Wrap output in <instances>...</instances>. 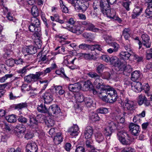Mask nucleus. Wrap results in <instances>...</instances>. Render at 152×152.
I'll return each mask as SVG.
<instances>
[{
    "mask_svg": "<svg viewBox=\"0 0 152 152\" xmlns=\"http://www.w3.org/2000/svg\"><path fill=\"white\" fill-rule=\"evenodd\" d=\"M98 93L102 96V100L110 103L115 102L117 98V92L113 88L109 86H104L98 89Z\"/></svg>",
    "mask_w": 152,
    "mask_h": 152,
    "instance_id": "f257e3e1",
    "label": "nucleus"
},
{
    "mask_svg": "<svg viewBox=\"0 0 152 152\" xmlns=\"http://www.w3.org/2000/svg\"><path fill=\"white\" fill-rule=\"evenodd\" d=\"M108 126L105 129L104 131V134L107 140L110 139V136L114 131L120 129L123 127L118 121H111L108 123Z\"/></svg>",
    "mask_w": 152,
    "mask_h": 152,
    "instance_id": "f03ea898",
    "label": "nucleus"
},
{
    "mask_svg": "<svg viewBox=\"0 0 152 152\" xmlns=\"http://www.w3.org/2000/svg\"><path fill=\"white\" fill-rule=\"evenodd\" d=\"M40 22L37 17H33L31 18V23L29 26V31L34 33L37 37L39 35V32L41 31Z\"/></svg>",
    "mask_w": 152,
    "mask_h": 152,
    "instance_id": "7ed1b4c3",
    "label": "nucleus"
},
{
    "mask_svg": "<svg viewBox=\"0 0 152 152\" xmlns=\"http://www.w3.org/2000/svg\"><path fill=\"white\" fill-rule=\"evenodd\" d=\"M99 6L102 12L107 17H112L114 15L115 10L110 9V5L105 1L101 0Z\"/></svg>",
    "mask_w": 152,
    "mask_h": 152,
    "instance_id": "20e7f679",
    "label": "nucleus"
},
{
    "mask_svg": "<svg viewBox=\"0 0 152 152\" xmlns=\"http://www.w3.org/2000/svg\"><path fill=\"white\" fill-rule=\"evenodd\" d=\"M119 103L123 106L126 110H128L132 113L135 110L134 102L129 100L128 98H124L123 100L121 99Z\"/></svg>",
    "mask_w": 152,
    "mask_h": 152,
    "instance_id": "39448f33",
    "label": "nucleus"
},
{
    "mask_svg": "<svg viewBox=\"0 0 152 152\" xmlns=\"http://www.w3.org/2000/svg\"><path fill=\"white\" fill-rule=\"evenodd\" d=\"M118 139L120 142L124 145H129L130 144V141L129 139H126V136H128V134L126 132L120 131L117 134Z\"/></svg>",
    "mask_w": 152,
    "mask_h": 152,
    "instance_id": "423d86ee",
    "label": "nucleus"
},
{
    "mask_svg": "<svg viewBox=\"0 0 152 152\" xmlns=\"http://www.w3.org/2000/svg\"><path fill=\"white\" fill-rule=\"evenodd\" d=\"M26 130L25 126L22 124H19L14 128L15 133L18 137H21L23 135Z\"/></svg>",
    "mask_w": 152,
    "mask_h": 152,
    "instance_id": "0eeeda50",
    "label": "nucleus"
},
{
    "mask_svg": "<svg viewBox=\"0 0 152 152\" xmlns=\"http://www.w3.org/2000/svg\"><path fill=\"white\" fill-rule=\"evenodd\" d=\"M43 97L45 104H47L50 103L53 100V93L51 89L47 91L44 93Z\"/></svg>",
    "mask_w": 152,
    "mask_h": 152,
    "instance_id": "6e6552de",
    "label": "nucleus"
},
{
    "mask_svg": "<svg viewBox=\"0 0 152 152\" xmlns=\"http://www.w3.org/2000/svg\"><path fill=\"white\" fill-rule=\"evenodd\" d=\"M42 117V114L37 115L36 117L33 114L28 115L29 118V123H28V125L30 127L32 126L34 124H37L38 122H40L41 121L39 119V117L41 118Z\"/></svg>",
    "mask_w": 152,
    "mask_h": 152,
    "instance_id": "1a4fd4ad",
    "label": "nucleus"
},
{
    "mask_svg": "<svg viewBox=\"0 0 152 152\" xmlns=\"http://www.w3.org/2000/svg\"><path fill=\"white\" fill-rule=\"evenodd\" d=\"M67 29L72 32L76 34H80L83 32L81 26L77 23H75L74 25H73L71 27H68Z\"/></svg>",
    "mask_w": 152,
    "mask_h": 152,
    "instance_id": "9d476101",
    "label": "nucleus"
},
{
    "mask_svg": "<svg viewBox=\"0 0 152 152\" xmlns=\"http://www.w3.org/2000/svg\"><path fill=\"white\" fill-rule=\"evenodd\" d=\"M109 62L111 64L118 68L122 67L124 65L123 63H122L119 59L115 56L111 57L110 58Z\"/></svg>",
    "mask_w": 152,
    "mask_h": 152,
    "instance_id": "9b49d317",
    "label": "nucleus"
},
{
    "mask_svg": "<svg viewBox=\"0 0 152 152\" xmlns=\"http://www.w3.org/2000/svg\"><path fill=\"white\" fill-rule=\"evenodd\" d=\"M131 85L132 90L136 92H140L142 90V84L138 81L132 82Z\"/></svg>",
    "mask_w": 152,
    "mask_h": 152,
    "instance_id": "f8f14e48",
    "label": "nucleus"
},
{
    "mask_svg": "<svg viewBox=\"0 0 152 152\" xmlns=\"http://www.w3.org/2000/svg\"><path fill=\"white\" fill-rule=\"evenodd\" d=\"M81 24L85 26L87 30L94 32H97L99 30L98 28H95L94 26L89 21H83L81 22Z\"/></svg>",
    "mask_w": 152,
    "mask_h": 152,
    "instance_id": "ddd939ff",
    "label": "nucleus"
},
{
    "mask_svg": "<svg viewBox=\"0 0 152 152\" xmlns=\"http://www.w3.org/2000/svg\"><path fill=\"white\" fill-rule=\"evenodd\" d=\"M129 127L130 130L133 135L135 136L138 135L140 132V128L138 125L132 123L130 124Z\"/></svg>",
    "mask_w": 152,
    "mask_h": 152,
    "instance_id": "4468645a",
    "label": "nucleus"
},
{
    "mask_svg": "<svg viewBox=\"0 0 152 152\" xmlns=\"http://www.w3.org/2000/svg\"><path fill=\"white\" fill-rule=\"evenodd\" d=\"M81 87L80 83H76L74 84H70L68 86V88L70 91L74 92H79V91Z\"/></svg>",
    "mask_w": 152,
    "mask_h": 152,
    "instance_id": "2eb2a0df",
    "label": "nucleus"
},
{
    "mask_svg": "<svg viewBox=\"0 0 152 152\" xmlns=\"http://www.w3.org/2000/svg\"><path fill=\"white\" fill-rule=\"evenodd\" d=\"M26 148L27 152H37L38 150L37 145L32 141L29 142Z\"/></svg>",
    "mask_w": 152,
    "mask_h": 152,
    "instance_id": "dca6fc26",
    "label": "nucleus"
},
{
    "mask_svg": "<svg viewBox=\"0 0 152 152\" xmlns=\"http://www.w3.org/2000/svg\"><path fill=\"white\" fill-rule=\"evenodd\" d=\"M138 102L140 105H141L144 104L145 106H148L151 104L149 101L146 97L142 94L140 95L139 96Z\"/></svg>",
    "mask_w": 152,
    "mask_h": 152,
    "instance_id": "f3484780",
    "label": "nucleus"
},
{
    "mask_svg": "<svg viewBox=\"0 0 152 152\" xmlns=\"http://www.w3.org/2000/svg\"><path fill=\"white\" fill-rule=\"evenodd\" d=\"M61 110L58 106L56 104H53L49 107L48 114H56L57 115L60 113Z\"/></svg>",
    "mask_w": 152,
    "mask_h": 152,
    "instance_id": "a211bd4d",
    "label": "nucleus"
},
{
    "mask_svg": "<svg viewBox=\"0 0 152 152\" xmlns=\"http://www.w3.org/2000/svg\"><path fill=\"white\" fill-rule=\"evenodd\" d=\"M143 41V45L147 48H150L151 46V43L149 42L150 38L148 35L146 34H143L141 36Z\"/></svg>",
    "mask_w": 152,
    "mask_h": 152,
    "instance_id": "6ab92c4d",
    "label": "nucleus"
},
{
    "mask_svg": "<svg viewBox=\"0 0 152 152\" xmlns=\"http://www.w3.org/2000/svg\"><path fill=\"white\" fill-rule=\"evenodd\" d=\"M93 133L92 127L90 126H87L85 128L84 132V136L86 139H91Z\"/></svg>",
    "mask_w": 152,
    "mask_h": 152,
    "instance_id": "aec40b11",
    "label": "nucleus"
},
{
    "mask_svg": "<svg viewBox=\"0 0 152 152\" xmlns=\"http://www.w3.org/2000/svg\"><path fill=\"white\" fill-rule=\"evenodd\" d=\"M79 128L78 126L75 124L70 127L68 130L69 134L72 136H75L78 134Z\"/></svg>",
    "mask_w": 152,
    "mask_h": 152,
    "instance_id": "412c9836",
    "label": "nucleus"
},
{
    "mask_svg": "<svg viewBox=\"0 0 152 152\" xmlns=\"http://www.w3.org/2000/svg\"><path fill=\"white\" fill-rule=\"evenodd\" d=\"M141 73L139 71L136 70L133 72L131 75V79L133 81L139 80L141 79Z\"/></svg>",
    "mask_w": 152,
    "mask_h": 152,
    "instance_id": "4be33fe9",
    "label": "nucleus"
},
{
    "mask_svg": "<svg viewBox=\"0 0 152 152\" xmlns=\"http://www.w3.org/2000/svg\"><path fill=\"white\" fill-rule=\"evenodd\" d=\"M25 80L28 83H30L32 81H35L38 79L36 73L31 74L28 75L24 77Z\"/></svg>",
    "mask_w": 152,
    "mask_h": 152,
    "instance_id": "5701e85b",
    "label": "nucleus"
},
{
    "mask_svg": "<svg viewBox=\"0 0 152 152\" xmlns=\"http://www.w3.org/2000/svg\"><path fill=\"white\" fill-rule=\"evenodd\" d=\"M143 9L138 6H137L133 10L132 17L134 19L139 16L142 12Z\"/></svg>",
    "mask_w": 152,
    "mask_h": 152,
    "instance_id": "b1692460",
    "label": "nucleus"
},
{
    "mask_svg": "<svg viewBox=\"0 0 152 152\" xmlns=\"http://www.w3.org/2000/svg\"><path fill=\"white\" fill-rule=\"evenodd\" d=\"M37 109L39 112L44 113H48L49 108H48L45 104H41L40 105H38V106L37 107Z\"/></svg>",
    "mask_w": 152,
    "mask_h": 152,
    "instance_id": "393cba45",
    "label": "nucleus"
},
{
    "mask_svg": "<svg viewBox=\"0 0 152 152\" xmlns=\"http://www.w3.org/2000/svg\"><path fill=\"white\" fill-rule=\"evenodd\" d=\"M94 85L98 90L101 89V88H102L104 86H106L103 83H102V80L100 78L95 80L94 82Z\"/></svg>",
    "mask_w": 152,
    "mask_h": 152,
    "instance_id": "a878e982",
    "label": "nucleus"
},
{
    "mask_svg": "<svg viewBox=\"0 0 152 152\" xmlns=\"http://www.w3.org/2000/svg\"><path fill=\"white\" fill-rule=\"evenodd\" d=\"M76 59V58L73 59L72 56L71 55H67L64 57V63L66 64H73L74 61Z\"/></svg>",
    "mask_w": 152,
    "mask_h": 152,
    "instance_id": "bb28decb",
    "label": "nucleus"
},
{
    "mask_svg": "<svg viewBox=\"0 0 152 152\" xmlns=\"http://www.w3.org/2000/svg\"><path fill=\"white\" fill-rule=\"evenodd\" d=\"M22 51L24 53L26 52L28 54H32L35 53L36 51L35 48L33 46H26L25 48H24Z\"/></svg>",
    "mask_w": 152,
    "mask_h": 152,
    "instance_id": "cd10ccee",
    "label": "nucleus"
},
{
    "mask_svg": "<svg viewBox=\"0 0 152 152\" xmlns=\"http://www.w3.org/2000/svg\"><path fill=\"white\" fill-rule=\"evenodd\" d=\"M95 137L96 141L99 143L102 142L104 140V135L100 132L96 133Z\"/></svg>",
    "mask_w": 152,
    "mask_h": 152,
    "instance_id": "c85d7f7f",
    "label": "nucleus"
},
{
    "mask_svg": "<svg viewBox=\"0 0 152 152\" xmlns=\"http://www.w3.org/2000/svg\"><path fill=\"white\" fill-rule=\"evenodd\" d=\"M63 137L61 133H57L56 135L54 136L53 139L55 143L57 145L60 144L63 141Z\"/></svg>",
    "mask_w": 152,
    "mask_h": 152,
    "instance_id": "c756f323",
    "label": "nucleus"
},
{
    "mask_svg": "<svg viewBox=\"0 0 152 152\" xmlns=\"http://www.w3.org/2000/svg\"><path fill=\"white\" fill-rule=\"evenodd\" d=\"M132 55H133L132 54L126 51H121L120 53L121 58L124 60H128Z\"/></svg>",
    "mask_w": 152,
    "mask_h": 152,
    "instance_id": "7c9ffc66",
    "label": "nucleus"
},
{
    "mask_svg": "<svg viewBox=\"0 0 152 152\" xmlns=\"http://www.w3.org/2000/svg\"><path fill=\"white\" fill-rule=\"evenodd\" d=\"M81 4L78 10H81L82 12L85 11L89 7V3L87 2H84V0H82L81 2Z\"/></svg>",
    "mask_w": 152,
    "mask_h": 152,
    "instance_id": "2f4dec72",
    "label": "nucleus"
},
{
    "mask_svg": "<svg viewBox=\"0 0 152 152\" xmlns=\"http://www.w3.org/2000/svg\"><path fill=\"white\" fill-rule=\"evenodd\" d=\"M105 68V67L104 65L100 63H98L96 66V72L98 74L101 75Z\"/></svg>",
    "mask_w": 152,
    "mask_h": 152,
    "instance_id": "473e14b6",
    "label": "nucleus"
},
{
    "mask_svg": "<svg viewBox=\"0 0 152 152\" xmlns=\"http://www.w3.org/2000/svg\"><path fill=\"white\" fill-rule=\"evenodd\" d=\"M75 97L76 100L78 102H84L85 98L83 95L80 92H78L75 94Z\"/></svg>",
    "mask_w": 152,
    "mask_h": 152,
    "instance_id": "72a5a7b5",
    "label": "nucleus"
},
{
    "mask_svg": "<svg viewBox=\"0 0 152 152\" xmlns=\"http://www.w3.org/2000/svg\"><path fill=\"white\" fill-rule=\"evenodd\" d=\"M131 32L129 28H125L122 31V35L126 39H128L130 36Z\"/></svg>",
    "mask_w": 152,
    "mask_h": 152,
    "instance_id": "f704fd0d",
    "label": "nucleus"
},
{
    "mask_svg": "<svg viewBox=\"0 0 152 152\" xmlns=\"http://www.w3.org/2000/svg\"><path fill=\"white\" fill-rule=\"evenodd\" d=\"M31 13L34 16L36 17L38 16L39 15V12L38 9L36 6H33L32 7L31 9Z\"/></svg>",
    "mask_w": 152,
    "mask_h": 152,
    "instance_id": "c9c22d12",
    "label": "nucleus"
},
{
    "mask_svg": "<svg viewBox=\"0 0 152 152\" xmlns=\"http://www.w3.org/2000/svg\"><path fill=\"white\" fill-rule=\"evenodd\" d=\"M83 36L86 39H88L89 40V41H91L92 40L94 39L95 37L94 35L91 33L87 32H85L83 34Z\"/></svg>",
    "mask_w": 152,
    "mask_h": 152,
    "instance_id": "e433bc0d",
    "label": "nucleus"
},
{
    "mask_svg": "<svg viewBox=\"0 0 152 152\" xmlns=\"http://www.w3.org/2000/svg\"><path fill=\"white\" fill-rule=\"evenodd\" d=\"M80 56L86 60H91L93 59L94 55L93 54H91L89 53H81Z\"/></svg>",
    "mask_w": 152,
    "mask_h": 152,
    "instance_id": "4c0bfd02",
    "label": "nucleus"
},
{
    "mask_svg": "<svg viewBox=\"0 0 152 152\" xmlns=\"http://www.w3.org/2000/svg\"><path fill=\"white\" fill-rule=\"evenodd\" d=\"M83 87L86 90L89 91L92 87H93V86L90 81L87 80L85 82L83 85Z\"/></svg>",
    "mask_w": 152,
    "mask_h": 152,
    "instance_id": "58836bf2",
    "label": "nucleus"
},
{
    "mask_svg": "<svg viewBox=\"0 0 152 152\" xmlns=\"http://www.w3.org/2000/svg\"><path fill=\"white\" fill-rule=\"evenodd\" d=\"M145 13L149 17H152V4H149L145 10Z\"/></svg>",
    "mask_w": 152,
    "mask_h": 152,
    "instance_id": "ea45409f",
    "label": "nucleus"
},
{
    "mask_svg": "<svg viewBox=\"0 0 152 152\" xmlns=\"http://www.w3.org/2000/svg\"><path fill=\"white\" fill-rule=\"evenodd\" d=\"M89 117L91 120L94 121H98L99 119L98 115L94 112H92L90 114Z\"/></svg>",
    "mask_w": 152,
    "mask_h": 152,
    "instance_id": "a19ab883",
    "label": "nucleus"
},
{
    "mask_svg": "<svg viewBox=\"0 0 152 152\" xmlns=\"http://www.w3.org/2000/svg\"><path fill=\"white\" fill-rule=\"evenodd\" d=\"M27 104L26 102H22L16 105L15 109L19 110L27 106Z\"/></svg>",
    "mask_w": 152,
    "mask_h": 152,
    "instance_id": "79ce46f5",
    "label": "nucleus"
},
{
    "mask_svg": "<svg viewBox=\"0 0 152 152\" xmlns=\"http://www.w3.org/2000/svg\"><path fill=\"white\" fill-rule=\"evenodd\" d=\"M40 82V86L42 87V89L41 91L39 92V93L41 94L43 91L45 90L47 87L48 84V80H45L44 81H41Z\"/></svg>",
    "mask_w": 152,
    "mask_h": 152,
    "instance_id": "37998d69",
    "label": "nucleus"
},
{
    "mask_svg": "<svg viewBox=\"0 0 152 152\" xmlns=\"http://www.w3.org/2000/svg\"><path fill=\"white\" fill-rule=\"evenodd\" d=\"M6 119L8 122L10 123L15 122L16 121L15 116L14 115L7 116Z\"/></svg>",
    "mask_w": 152,
    "mask_h": 152,
    "instance_id": "c03bdc74",
    "label": "nucleus"
},
{
    "mask_svg": "<svg viewBox=\"0 0 152 152\" xmlns=\"http://www.w3.org/2000/svg\"><path fill=\"white\" fill-rule=\"evenodd\" d=\"M87 107H90L92 105L93 101L89 97H86L84 101Z\"/></svg>",
    "mask_w": 152,
    "mask_h": 152,
    "instance_id": "a18cd8bd",
    "label": "nucleus"
},
{
    "mask_svg": "<svg viewBox=\"0 0 152 152\" xmlns=\"http://www.w3.org/2000/svg\"><path fill=\"white\" fill-rule=\"evenodd\" d=\"M145 56L147 60H148L152 58V48H150L146 51Z\"/></svg>",
    "mask_w": 152,
    "mask_h": 152,
    "instance_id": "49530a36",
    "label": "nucleus"
},
{
    "mask_svg": "<svg viewBox=\"0 0 152 152\" xmlns=\"http://www.w3.org/2000/svg\"><path fill=\"white\" fill-rule=\"evenodd\" d=\"M13 76V75L12 74H6L3 77H0V82L1 83H4L6 80L11 78Z\"/></svg>",
    "mask_w": 152,
    "mask_h": 152,
    "instance_id": "de8ad7c7",
    "label": "nucleus"
},
{
    "mask_svg": "<svg viewBox=\"0 0 152 152\" xmlns=\"http://www.w3.org/2000/svg\"><path fill=\"white\" fill-rule=\"evenodd\" d=\"M133 55L134 56V59L137 62L140 63L143 62L144 61V57L143 56H139L134 53L133 54Z\"/></svg>",
    "mask_w": 152,
    "mask_h": 152,
    "instance_id": "09e8293b",
    "label": "nucleus"
},
{
    "mask_svg": "<svg viewBox=\"0 0 152 152\" xmlns=\"http://www.w3.org/2000/svg\"><path fill=\"white\" fill-rule=\"evenodd\" d=\"M101 76L102 78L109 80L110 78L111 75L108 72H105L102 73L101 74Z\"/></svg>",
    "mask_w": 152,
    "mask_h": 152,
    "instance_id": "8fccbe9b",
    "label": "nucleus"
},
{
    "mask_svg": "<svg viewBox=\"0 0 152 152\" xmlns=\"http://www.w3.org/2000/svg\"><path fill=\"white\" fill-rule=\"evenodd\" d=\"M109 45L113 48V49L116 52L118 50L119 48V45L115 42H111L110 43Z\"/></svg>",
    "mask_w": 152,
    "mask_h": 152,
    "instance_id": "3c124183",
    "label": "nucleus"
},
{
    "mask_svg": "<svg viewBox=\"0 0 152 152\" xmlns=\"http://www.w3.org/2000/svg\"><path fill=\"white\" fill-rule=\"evenodd\" d=\"M89 140H87L86 142V145L87 148H94L93 141L91 139H89Z\"/></svg>",
    "mask_w": 152,
    "mask_h": 152,
    "instance_id": "603ef678",
    "label": "nucleus"
},
{
    "mask_svg": "<svg viewBox=\"0 0 152 152\" xmlns=\"http://www.w3.org/2000/svg\"><path fill=\"white\" fill-rule=\"evenodd\" d=\"M55 73L56 74L58 75H60L62 74L65 78H68V77L64 73V69L63 68L61 67L59 69H57L55 71Z\"/></svg>",
    "mask_w": 152,
    "mask_h": 152,
    "instance_id": "864d4df0",
    "label": "nucleus"
},
{
    "mask_svg": "<svg viewBox=\"0 0 152 152\" xmlns=\"http://www.w3.org/2000/svg\"><path fill=\"white\" fill-rule=\"evenodd\" d=\"M97 112L101 114H106L108 112L107 108L105 107H102L97 110Z\"/></svg>",
    "mask_w": 152,
    "mask_h": 152,
    "instance_id": "5fc2aeb1",
    "label": "nucleus"
},
{
    "mask_svg": "<svg viewBox=\"0 0 152 152\" xmlns=\"http://www.w3.org/2000/svg\"><path fill=\"white\" fill-rule=\"evenodd\" d=\"M88 75L90 77L95 80L99 79L100 78V76L97 73L95 72L90 73L88 74Z\"/></svg>",
    "mask_w": 152,
    "mask_h": 152,
    "instance_id": "6e6d98bb",
    "label": "nucleus"
},
{
    "mask_svg": "<svg viewBox=\"0 0 152 152\" xmlns=\"http://www.w3.org/2000/svg\"><path fill=\"white\" fill-rule=\"evenodd\" d=\"M18 121L20 123L26 124L28 121V119L23 116H20L18 117Z\"/></svg>",
    "mask_w": 152,
    "mask_h": 152,
    "instance_id": "4d7b16f0",
    "label": "nucleus"
},
{
    "mask_svg": "<svg viewBox=\"0 0 152 152\" xmlns=\"http://www.w3.org/2000/svg\"><path fill=\"white\" fill-rule=\"evenodd\" d=\"M15 60L13 59H10L6 61V63L9 66H12L15 64Z\"/></svg>",
    "mask_w": 152,
    "mask_h": 152,
    "instance_id": "13d9d810",
    "label": "nucleus"
},
{
    "mask_svg": "<svg viewBox=\"0 0 152 152\" xmlns=\"http://www.w3.org/2000/svg\"><path fill=\"white\" fill-rule=\"evenodd\" d=\"M124 48L127 51L130 53L133 54L134 53L133 52V49L130 44L126 45L124 46Z\"/></svg>",
    "mask_w": 152,
    "mask_h": 152,
    "instance_id": "bf43d9fd",
    "label": "nucleus"
},
{
    "mask_svg": "<svg viewBox=\"0 0 152 152\" xmlns=\"http://www.w3.org/2000/svg\"><path fill=\"white\" fill-rule=\"evenodd\" d=\"M6 4L3 3V6H2V8L3 9V12L5 14H8L10 13V10L6 6Z\"/></svg>",
    "mask_w": 152,
    "mask_h": 152,
    "instance_id": "052dcab7",
    "label": "nucleus"
},
{
    "mask_svg": "<svg viewBox=\"0 0 152 152\" xmlns=\"http://www.w3.org/2000/svg\"><path fill=\"white\" fill-rule=\"evenodd\" d=\"M64 44L66 45V46L71 47L72 48L75 47L76 45L75 43H71L70 42L66 41L65 42Z\"/></svg>",
    "mask_w": 152,
    "mask_h": 152,
    "instance_id": "680f3d73",
    "label": "nucleus"
},
{
    "mask_svg": "<svg viewBox=\"0 0 152 152\" xmlns=\"http://www.w3.org/2000/svg\"><path fill=\"white\" fill-rule=\"evenodd\" d=\"M82 1V0H76L75 5L74 6L75 9L78 10L80 8V4H81Z\"/></svg>",
    "mask_w": 152,
    "mask_h": 152,
    "instance_id": "e2e57ef3",
    "label": "nucleus"
},
{
    "mask_svg": "<svg viewBox=\"0 0 152 152\" xmlns=\"http://www.w3.org/2000/svg\"><path fill=\"white\" fill-rule=\"evenodd\" d=\"M115 119H116L117 121H119L120 123L122 124L125 122V119L124 118L121 117L120 115H117L115 117Z\"/></svg>",
    "mask_w": 152,
    "mask_h": 152,
    "instance_id": "0e129e2a",
    "label": "nucleus"
},
{
    "mask_svg": "<svg viewBox=\"0 0 152 152\" xmlns=\"http://www.w3.org/2000/svg\"><path fill=\"white\" fill-rule=\"evenodd\" d=\"M110 58L108 56L103 55L100 57V58L105 61L107 62L110 61Z\"/></svg>",
    "mask_w": 152,
    "mask_h": 152,
    "instance_id": "69168bd1",
    "label": "nucleus"
},
{
    "mask_svg": "<svg viewBox=\"0 0 152 152\" xmlns=\"http://www.w3.org/2000/svg\"><path fill=\"white\" fill-rule=\"evenodd\" d=\"M104 39L106 42L109 45L110 43H111V42L113 41V38L111 36L109 35H106L105 37H104Z\"/></svg>",
    "mask_w": 152,
    "mask_h": 152,
    "instance_id": "338daca9",
    "label": "nucleus"
},
{
    "mask_svg": "<svg viewBox=\"0 0 152 152\" xmlns=\"http://www.w3.org/2000/svg\"><path fill=\"white\" fill-rule=\"evenodd\" d=\"M75 152H85V149L83 146H79L76 149Z\"/></svg>",
    "mask_w": 152,
    "mask_h": 152,
    "instance_id": "774afa93",
    "label": "nucleus"
}]
</instances>
